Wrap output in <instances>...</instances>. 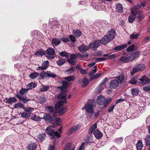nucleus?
<instances>
[{"label": "nucleus", "mask_w": 150, "mask_h": 150, "mask_svg": "<svg viewBox=\"0 0 150 150\" xmlns=\"http://www.w3.org/2000/svg\"><path fill=\"white\" fill-rule=\"evenodd\" d=\"M78 48L81 52L84 53L88 50L89 48L88 47L83 44L82 45L79 46L78 47Z\"/></svg>", "instance_id": "9b49d317"}, {"label": "nucleus", "mask_w": 150, "mask_h": 150, "mask_svg": "<svg viewBox=\"0 0 150 150\" xmlns=\"http://www.w3.org/2000/svg\"><path fill=\"white\" fill-rule=\"evenodd\" d=\"M13 107L14 108L18 107L22 108H24V105L20 103H16L14 105Z\"/></svg>", "instance_id": "49530a36"}, {"label": "nucleus", "mask_w": 150, "mask_h": 150, "mask_svg": "<svg viewBox=\"0 0 150 150\" xmlns=\"http://www.w3.org/2000/svg\"><path fill=\"white\" fill-rule=\"evenodd\" d=\"M67 61L73 65H75L76 64L75 61L73 59H67Z\"/></svg>", "instance_id": "69168bd1"}, {"label": "nucleus", "mask_w": 150, "mask_h": 150, "mask_svg": "<svg viewBox=\"0 0 150 150\" xmlns=\"http://www.w3.org/2000/svg\"><path fill=\"white\" fill-rule=\"evenodd\" d=\"M55 136L57 137H61V135L57 131L54 132L53 134V135L52 136V138H54Z\"/></svg>", "instance_id": "13d9d810"}, {"label": "nucleus", "mask_w": 150, "mask_h": 150, "mask_svg": "<svg viewBox=\"0 0 150 150\" xmlns=\"http://www.w3.org/2000/svg\"><path fill=\"white\" fill-rule=\"evenodd\" d=\"M28 89L25 88H22L19 91V93L21 96L26 94L28 92Z\"/></svg>", "instance_id": "4c0bfd02"}, {"label": "nucleus", "mask_w": 150, "mask_h": 150, "mask_svg": "<svg viewBox=\"0 0 150 150\" xmlns=\"http://www.w3.org/2000/svg\"><path fill=\"white\" fill-rule=\"evenodd\" d=\"M40 76L42 79L47 77V72H45L44 71H42L40 73Z\"/></svg>", "instance_id": "4d7b16f0"}, {"label": "nucleus", "mask_w": 150, "mask_h": 150, "mask_svg": "<svg viewBox=\"0 0 150 150\" xmlns=\"http://www.w3.org/2000/svg\"><path fill=\"white\" fill-rule=\"evenodd\" d=\"M140 53V51H137L127 57L129 62L132 61L136 58L139 57Z\"/></svg>", "instance_id": "39448f33"}, {"label": "nucleus", "mask_w": 150, "mask_h": 150, "mask_svg": "<svg viewBox=\"0 0 150 150\" xmlns=\"http://www.w3.org/2000/svg\"><path fill=\"white\" fill-rule=\"evenodd\" d=\"M107 35L111 40L114 39L115 36V31L114 29H112L108 32Z\"/></svg>", "instance_id": "9d476101"}, {"label": "nucleus", "mask_w": 150, "mask_h": 150, "mask_svg": "<svg viewBox=\"0 0 150 150\" xmlns=\"http://www.w3.org/2000/svg\"><path fill=\"white\" fill-rule=\"evenodd\" d=\"M137 67L139 71H143L145 68V66L143 64H139Z\"/></svg>", "instance_id": "3c124183"}, {"label": "nucleus", "mask_w": 150, "mask_h": 150, "mask_svg": "<svg viewBox=\"0 0 150 150\" xmlns=\"http://www.w3.org/2000/svg\"><path fill=\"white\" fill-rule=\"evenodd\" d=\"M49 64V63L48 61H45L42 63V67H38L36 70L39 71L45 69L47 68Z\"/></svg>", "instance_id": "6e6552de"}, {"label": "nucleus", "mask_w": 150, "mask_h": 150, "mask_svg": "<svg viewBox=\"0 0 150 150\" xmlns=\"http://www.w3.org/2000/svg\"><path fill=\"white\" fill-rule=\"evenodd\" d=\"M134 47L135 45H134L129 46L127 49V52H130L133 50Z\"/></svg>", "instance_id": "052dcab7"}, {"label": "nucleus", "mask_w": 150, "mask_h": 150, "mask_svg": "<svg viewBox=\"0 0 150 150\" xmlns=\"http://www.w3.org/2000/svg\"><path fill=\"white\" fill-rule=\"evenodd\" d=\"M33 108L28 107L27 108H26L25 109V111L28 114H29L30 115V113H31L33 111Z\"/></svg>", "instance_id": "603ef678"}, {"label": "nucleus", "mask_w": 150, "mask_h": 150, "mask_svg": "<svg viewBox=\"0 0 150 150\" xmlns=\"http://www.w3.org/2000/svg\"><path fill=\"white\" fill-rule=\"evenodd\" d=\"M38 76V74L37 73L34 72L31 73L29 75L30 78L32 79H34L37 78Z\"/></svg>", "instance_id": "a19ab883"}, {"label": "nucleus", "mask_w": 150, "mask_h": 150, "mask_svg": "<svg viewBox=\"0 0 150 150\" xmlns=\"http://www.w3.org/2000/svg\"><path fill=\"white\" fill-rule=\"evenodd\" d=\"M93 134L95 137L98 139H100L103 136L102 133L98 130H95Z\"/></svg>", "instance_id": "2eb2a0df"}, {"label": "nucleus", "mask_w": 150, "mask_h": 150, "mask_svg": "<svg viewBox=\"0 0 150 150\" xmlns=\"http://www.w3.org/2000/svg\"><path fill=\"white\" fill-rule=\"evenodd\" d=\"M94 106V105L88 103L85 104V108L87 112L93 114L94 112L93 108Z\"/></svg>", "instance_id": "20e7f679"}, {"label": "nucleus", "mask_w": 150, "mask_h": 150, "mask_svg": "<svg viewBox=\"0 0 150 150\" xmlns=\"http://www.w3.org/2000/svg\"><path fill=\"white\" fill-rule=\"evenodd\" d=\"M141 82H139V84L142 85V84H145L149 82V80L148 79L147 77L144 76L142 78L139 79Z\"/></svg>", "instance_id": "ddd939ff"}, {"label": "nucleus", "mask_w": 150, "mask_h": 150, "mask_svg": "<svg viewBox=\"0 0 150 150\" xmlns=\"http://www.w3.org/2000/svg\"><path fill=\"white\" fill-rule=\"evenodd\" d=\"M112 98L109 97L108 100H106L105 98V101L104 103L103 104V106L104 107H106L108 104H109L112 101Z\"/></svg>", "instance_id": "ea45409f"}, {"label": "nucleus", "mask_w": 150, "mask_h": 150, "mask_svg": "<svg viewBox=\"0 0 150 150\" xmlns=\"http://www.w3.org/2000/svg\"><path fill=\"white\" fill-rule=\"evenodd\" d=\"M101 43L99 40H95L93 42L91 43L89 45V47L93 50H96Z\"/></svg>", "instance_id": "7ed1b4c3"}, {"label": "nucleus", "mask_w": 150, "mask_h": 150, "mask_svg": "<svg viewBox=\"0 0 150 150\" xmlns=\"http://www.w3.org/2000/svg\"><path fill=\"white\" fill-rule=\"evenodd\" d=\"M49 88L48 86H45L44 85L42 86L41 88H40V90L41 91H45L48 90Z\"/></svg>", "instance_id": "09e8293b"}, {"label": "nucleus", "mask_w": 150, "mask_h": 150, "mask_svg": "<svg viewBox=\"0 0 150 150\" xmlns=\"http://www.w3.org/2000/svg\"><path fill=\"white\" fill-rule=\"evenodd\" d=\"M80 128V126L78 124L74 126L73 127L70 128L69 130L70 133H72L79 130Z\"/></svg>", "instance_id": "dca6fc26"}, {"label": "nucleus", "mask_w": 150, "mask_h": 150, "mask_svg": "<svg viewBox=\"0 0 150 150\" xmlns=\"http://www.w3.org/2000/svg\"><path fill=\"white\" fill-rule=\"evenodd\" d=\"M61 42V40L58 39L53 38L52 40V43L53 45L57 46L59 45Z\"/></svg>", "instance_id": "bb28decb"}, {"label": "nucleus", "mask_w": 150, "mask_h": 150, "mask_svg": "<svg viewBox=\"0 0 150 150\" xmlns=\"http://www.w3.org/2000/svg\"><path fill=\"white\" fill-rule=\"evenodd\" d=\"M143 146L142 142L141 140L138 141L136 144L137 150H141Z\"/></svg>", "instance_id": "412c9836"}, {"label": "nucleus", "mask_w": 150, "mask_h": 150, "mask_svg": "<svg viewBox=\"0 0 150 150\" xmlns=\"http://www.w3.org/2000/svg\"><path fill=\"white\" fill-rule=\"evenodd\" d=\"M140 35L139 33H137L135 32L133 33L130 36V38L131 39H136Z\"/></svg>", "instance_id": "c756f323"}, {"label": "nucleus", "mask_w": 150, "mask_h": 150, "mask_svg": "<svg viewBox=\"0 0 150 150\" xmlns=\"http://www.w3.org/2000/svg\"><path fill=\"white\" fill-rule=\"evenodd\" d=\"M45 110L47 112H52L54 110V108L53 107L50 106L46 107Z\"/></svg>", "instance_id": "c03bdc74"}, {"label": "nucleus", "mask_w": 150, "mask_h": 150, "mask_svg": "<svg viewBox=\"0 0 150 150\" xmlns=\"http://www.w3.org/2000/svg\"><path fill=\"white\" fill-rule=\"evenodd\" d=\"M115 105H111L108 109V111L109 112H111L114 109Z\"/></svg>", "instance_id": "338daca9"}, {"label": "nucleus", "mask_w": 150, "mask_h": 150, "mask_svg": "<svg viewBox=\"0 0 150 150\" xmlns=\"http://www.w3.org/2000/svg\"><path fill=\"white\" fill-rule=\"evenodd\" d=\"M75 149V147L73 144L69 143L66 146L64 150H74Z\"/></svg>", "instance_id": "6ab92c4d"}, {"label": "nucleus", "mask_w": 150, "mask_h": 150, "mask_svg": "<svg viewBox=\"0 0 150 150\" xmlns=\"http://www.w3.org/2000/svg\"><path fill=\"white\" fill-rule=\"evenodd\" d=\"M55 54L54 50L53 48H49L46 50L45 56L48 59H52L54 57Z\"/></svg>", "instance_id": "f03ea898"}, {"label": "nucleus", "mask_w": 150, "mask_h": 150, "mask_svg": "<svg viewBox=\"0 0 150 150\" xmlns=\"http://www.w3.org/2000/svg\"><path fill=\"white\" fill-rule=\"evenodd\" d=\"M97 127V124L96 123H94L93 125L91 128L90 129V131L89 132V134H92L94 130L96 129Z\"/></svg>", "instance_id": "e433bc0d"}, {"label": "nucleus", "mask_w": 150, "mask_h": 150, "mask_svg": "<svg viewBox=\"0 0 150 150\" xmlns=\"http://www.w3.org/2000/svg\"><path fill=\"white\" fill-rule=\"evenodd\" d=\"M146 142V146H150V135H148L147 137L144 139ZM148 150H150V148L148 149Z\"/></svg>", "instance_id": "2f4dec72"}, {"label": "nucleus", "mask_w": 150, "mask_h": 150, "mask_svg": "<svg viewBox=\"0 0 150 150\" xmlns=\"http://www.w3.org/2000/svg\"><path fill=\"white\" fill-rule=\"evenodd\" d=\"M55 122L57 125H59L61 123V119L59 118H56L55 119Z\"/></svg>", "instance_id": "e2e57ef3"}, {"label": "nucleus", "mask_w": 150, "mask_h": 150, "mask_svg": "<svg viewBox=\"0 0 150 150\" xmlns=\"http://www.w3.org/2000/svg\"><path fill=\"white\" fill-rule=\"evenodd\" d=\"M139 90L137 88H134L131 89V93L133 96H136L139 93Z\"/></svg>", "instance_id": "393cba45"}, {"label": "nucleus", "mask_w": 150, "mask_h": 150, "mask_svg": "<svg viewBox=\"0 0 150 150\" xmlns=\"http://www.w3.org/2000/svg\"><path fill=\"white\" fill-rule=\"evenodd\" d=\"M116 78L117 80V81H118L119 84H120L121 83L123 82L124 80V77L123 75H121L117 77Z\"/></svg>", "instance_id": "72a5a7b5"}, {"label": "nucleus", "mask_w": 150, "mask_h": 150, "mask_svg": "<svg viewBox=\"0 0 150 150\" xmlns=\"http://www.w3.org/2000/svg\"><path fill=\"white\" fill-rule=\"evenodd\" d=\"M54 127L52 126H48L45 129V132L49 135L52 136L53 135L54 132V130L53 129Z\"/></svg>", "instance_id": "0eeeda50"}, {"label": "nucleus", "mask_w": 150, "mask_h": 150, "mask_svg": "<svg viewBox=\"0 0 150 150\" xmlns=\"http://www.w3.org/2000/svg\"><path fill=\"white\" fill-rule=\"evenodd\" d=\"M111 40H110L109 38L106 35L105 36L101 39V41L102 43L106 44L109 42Z\"/></svg>", "instance_id": "a211bd4d"}, {"label": "nucleus", "mask_w": 150, "mask_h": 150, "mask_svg": "<svg viewBox=\"0 0 150 150\" xmlns=\"http://www.w3.org/2000/svg\"><path fill=\"white\" fill-rule=\"evenodd\" d=\"M127 46L126 44H125L121 46H118L114 48L115 50H121L126 48Z\"/></svg>", "instance_id": "c85d7f7f"}, {"label": "nucleus", "mask_w": 150, "mask_h": 150, "mask_svg": "<svg viewBox=\"0 0 150 150\" xmlns=\"http://www.w3.org/2000/svg\"><path fill=\"white\" fill-rule=\"evenodd\" d=\"M85 142H82L79 150H84L85 149L84 146H85Z\"/></svg>", "instance_id": "774afa93"}, {"label": "nucleus", "mask_w": 150, "mask_h": 150, "mask_svg": "<svg viewBox=\"0 0 150 150\" xmlns=\"http://www.w3.org/2000/svg\"><path fill=\"white\" fill-rule=\"evenodd\" d=\"M37 148V144L35 143H31L28 146V150H35Z\"/></svg>", "instance_id": "f3484780"}, {"label": "nucleus", "mask_w": 150, "mask_h": 150, "mask_svg": "<svg viewBox=\"0 0 150 150\" xmlns=\"http://www.w3.org/2000/svg\"><path fill=\"white\" fill-rule=\"evenodd\" d=\"M45 53L44 51L42 50H39L35 52V55L37 56H42L45 55Z\"/></svg>", "instance_id": "7c9ffc66"}, {"label": "nucleus", "mask_w": 150, "mask_h": 150, "mask_svg": "<svg viewBox=\"0 0 150 150\" xmlns=\"http://www.w3.org/2000/svg\"><path fill=\"white\" fill-rule=\"evenodd\" d=\"M116 9L117 12L122 13L123 11L122 5L119 3L117 4L116 5Z\"/></svg>", "instance_id": "b1692460"}, {"label": "nucleus", "mask_w": 150, "mask_h": 150, "mask_svg": "<svg viewBox=\"0 0 150 150\" xmlns=\"http://www.w3.org/2000/svg\"><path fill=\"white\" fill-rule=\"evenodd\" d=\"M64 79L67 81H71L74 79L75 77L73 76H69L65 77Z\"/></svg>", "instance_id": "5fc2aeb1"}, {"label": "nucleus", "mask_w": 150, "mask_h": 150, "mask_svg": "<svg viewBox=\"0 0 150 150\" xmlns=\"http://www.w3.org/2000/svg\"><path fill=\"white\" fill-rule=\"evenodd\" d=\"M143 90L145 91H150V85H147L143 88Z\"/></svg>", "instance_id": "0e129e2a"}, {"label": "nucleus", "mask_w": 150, "mask_h": 150, "mask_svg": "<svg viewBox=\"0 0 150 150\" xmlns=\"http://www.w3.org/2000/svg\"><path fill=\"white\" fill-rule=\"evenodd\" d=\"M43 118L46 121L51 122L52 120L51 116L48 113L44 115Z\"/></svg>", "instance_id": "4be33fe9"}, {"label": "nucleus", "mask_w": 150, "mask_h": 150, "mask_svg": "<svg viewBox=\"0 0 150 150\" xmlns=\"http://www.w3.org/2000/svg\"><path fill=\"white\" fill-rule=\"evenodd\" d=\"M120 61L122 62H124V63H128L129 62L128 57H126L125 56H122V57L120 59Z\"/></svg>", "instance_id": "f704fd0d"}, {"label": "nucleus", "mask_w": 150, "mask_h": 150, "mask_svg": "<svg viewBox=\"0 0 150 150\" xmlns=\"http://www.w3.org/2000/svg\"><path fill=\"white\" fill-rule=\"evenodd\" d=\"M139 71V70L137 67L136 68H134L133 69L132 71H131V75H133L135 73H136Z\"/></svg>", "instance_id": "bf43d9fd"}, {"label": "nucleus", "mask_w": 150, "mask_h": 150, "mask_svg": "<svg viewBox=\"0 0 150 150\" xmlns=\"http://www.w3.org/2000/svg\"><path fill=\"white\" fill-rule=\"evenodd\" d=\"M17 101L16 98L15 97H10L7 99L6 102L9 104H11L12 103H16Z\"/></svg>", "instance_id": "aec40b11"}, {"label": "nucleus", "mask_w": 150, "mask_h": 150, "mask_svg": "<svg viewBox=\"0 0 150 150\" xmlns=\"http://www.w3.org/2000/svg\"><path fill=\"white\" fill-rule=\"evenodd\" d=\"M119 85L117 80L114 79L112 80L110 84V87L111 88H115L117 87Z\"/></svg>", "instance_id": "1a4fd4ad"}, {"label": "nucleus", "mask_w": 150, "mask_h": 150, "mask_svg": "<svg viewBox=\"0 0 150 150\" xmlns=\"http://www.w3.org/2000/svg\"><path fill=\"white\" fill-rule=\"evenodd\" d=\"M65 62V60L64 59H60L57 61V63L58 65L62 66Z\"/></svg>", "instance_id": "37998d69"}, {"label": "nucleus", "mask_w": 150, "mask_h": 150, "mask_svg": "<svg viewBox=\"0 0 150 150\" xmlns=\"http://www.w3.org/2000/svg\"><path fill=\"white\" fill-rule=\"evenodd\" d=\"M29 100V99H27L26 96H22L21 98L20 99V100L22 101L24 103H26Z\"/></svg>", "instance_id": "c9c22d12"}, {"label": "nucleus", "mask_w": 150, "mask_h": 150, "mask_svg": "<svg viewBox=\"0 0 150 150\" xmlns=\"http://www.w3.org/2000/svg\"><path fill=\"white\" fill-rule=\"evenodd\" d=\"M46 136V135L45 133L39 134L37 137V141L39 142H42L45 139Z\"/></svg>", "instance_id": "4468645a"}, {"label": "nucleus", "mask_w": 150, "mask_h": 150, "mask_svg": "<svg viewBox=\"0 0 150 150\" xmlns=\"http://www.w3.org/2000/svg\"><path fill=\"white\" fill-rule=\"evenodd\" d=\"M141 14L137 16V18L138 19V21L139 22L140 21L142 20L144 18V15L143 14Z\"/></svg>", "instance_id": "680f3d73"}, {"label": "nucleus", "mask_w": 150, "mask_h": 150, "mask_svg": "<svg viewBox=\"0 0 150 150\" xmlns=\"http://www.w3.org/2000/svg\"><path fill=\"white\" fill-rule=\"evenodd\" d=\"M131 14L132 15L129 16L128 18V21L130 23H132L134 21L137 13L136 12H134L133 10H132Z\"/></svg>", "instance_id": "f8f14e48"}, {"label": "nucleus", "mask_w": 150, "mask_h": 150, "mask_svg": "<svg viewBox=\"0 0 150 150\" xmlns=\"http://www.w3.org/2000/svg\"><path fill=\"white\" fill-rule=\"evenodd\" d=\"M31 119L33 120L38 121H40L42 119V118L39 116H37L36 115H34L31 117Z\"/></svg>", "instance_id": "79ce46f5"}, {"label": "nucleus", "mask_w": 150, "mask_h": 150, "mask_svg": "<svg viewBox=\"0 0 150 150\" xmlns=\"http://www.w3.org/2000/svg\"><path fill=\"white\" fill-rule=\"evenodd\" d=\"M138 76H135L132 78L129 81V83L132 84H136L137 82Z\"/></svg>", "instance_id": "473e14b6"}, {"label": "nucleus", "mask_w": 150, "mask_h": 150, "mask_svg": "<svg viewBox=\"0 0 150 150\" xmlns=\"http://www.w3.org/2000/svg\"><path fill=\"white\" fill-rule=\"evenodd\" d=\"M47 98L44 97H40L39 98V102L40 104H42L45 103L47 100Z\"/></svg>", "instance_id": "a18cd8bd"}, {"label": "nucleus", "mask_w": 150, "mask_h": 150, "mask_svg": "<svg viewBox=\"0 0 150 150\" xmlns=\"http://www.w3.org/2000/svg\"><path fill=\"white\" fill-rule=\"evenodd\" d=\"M105 101V97L100 95L98 96L97 99V103L100 105H103Z\"/></svg>", "instance_id": "423d86ee"}, {"label": "nucleus", "mask_w": 150, "mask_h": 150, "mask_svg": "<svg viewBox=\"0 0 150 150\" xmlns=\"http://www.w3.org/2000/svg\"><path fill=\"white\" fill-rule=\"evenodd\" d=\"M59 54L62 56L65 57L66 58H68L69 57V55L68 53L66 52H62L59 53Z\"/></svg>", "instance_id": "8fccbe9b"}, {"label": "nucleus", "mask_w": 150, "mask_h": 150, "mask_svg": "<svg viewBox=\"0 0 150 150\" xmlns=\"http://www.w3.org/2000/svg\"><path fill=\"white\" fill-rule=\"evenodd\" d=\"M82 86L85 87L88 84L89 81L87 78L85 77L82 79Z\"/></svg>", "instance_id": "a878e982"}, {"label": "nucleus", "mask_w": 150, "mask_h": 150, "mask_svg": "<svg viewBox=\"0 0 150 150\" xmlns=\"http://www.w3.org/2000/svg\"><path fill=\"white\" fill-rule=\"evenodd\" d=\"M37 86L36 84L33 82H31L28 84L27 86V89L28 90L31 89L33 88H34Z\"/></svg>", "instance_id": "cd10ccee"}, {"label": "nucleus", "mask_w": 150, "mask_h": 150, "mask_svg": "<svg viewBox=\"0 0 150 150\" xmlns=\"http://www.w3.org/2000/svg\"><path fill=\"white\" fill-rule=\"evenodd\" d=\"M59 88L61 90L62 93L59 94L57 97L58 99L61 100L57 102L55 105L56 109L58 111L59 113L62 114L65 112L64 108L62 106L63 103H67L66 92L67 88L63 86L59 87Z\"/></svg>", "instance_id": "f257e3e1"}, {"label": "nucleus", "mask_w": 150, "mask_h": 150, "mask_svg": "<svg viewBox=\"0 0 150 150\" xmlns=\"http://www.w3.org/2000/svg\"><path fill=\"white\" fill-rule=\"evenodd\" d=\"M141 5L140 4H138L137 5H135V6L132 9V10H133L134 12H136L137 13V14L139 13H142L143 12V11L142 10H140L139 11H136V10H138L141 7Z\"/></svg>", "instance_id": "5701e85b"}, {"label": "nucleus", "mask_w": 150, "mask_h": 150, "mask_svg": "<svg viewBox=\"0 0 150 150\" xmlns=\"http://www.w3.org/2000/svg\"><path fill=\"white\" fill-rule=\"evenodd\" d=\"M75 70V68L74 67H72L70 68L69 69L67 70L65 72L69 74H71L73 73V72Z\"/></svg>", "instance_id": "de8ad7c7"}, {"label": "nucleus", "mask_w": 150, "mask_h": 150, "mask_svg": "<svg viewBox=\"0 0 150 150\" xmlns=\"http://www.w3.org/2000/svg\"><path fill=\"white\" fill-rule=\"evenodd\" d=\"M74 32V34L77 37H80L81 35V31L78 30L73 31Z\"/></svg>", "instance_id": "6e6d98bb"}, {"label": "nucleus", "mask_w": 150, "mask_h": 150, "mask_svg": "<svg viewBox=\"0 0 150 150\" xmlns=\"http://www.w3.org/2000/svg\"><path fill=\"white\" fill-rule=\"evenodd\" d=\"M47 75L48 77H51L53 78H55L57 76L54 73L50 71H47Z\"/></svg>", "instance_id": "58836bf2"}, {"label": "nucleus", "mask_w": 150, "mask_h": 150, "mask_svg": "<svg viewBox=\"0 0 150 150\" xmlns=\"http://www.w3.org/2000/svg\"><path fill=\"white\" fill-rule=\"evenodd\" d=\"M21 116L24 118H28L30 117V115L29 114H28L25 111L23 112L21 114Z\"/></svg>", "instance_id": "864d4df0"}]
</instances>
